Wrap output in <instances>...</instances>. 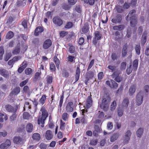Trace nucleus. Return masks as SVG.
<instances>
[{
	"mask_svg": "<svg viewBox=\"0 0 149 149\" xmlns=\"http://www.w3.org/2000/svg\"><path fill=\"white\" fill-rule=\"evenodd\" d=\"M143 98V93L140 91L137 95L136 97V102H142Z\"/></svg>",
	"mask_w": 149,
	"mask_h": 149,
	"instance_id": "9",
	"label": "nucleus"
},
{
	"mask_svg": "<svg viewBox=\"0 0 149 149\" xmlns=\"http://www.w3.org/2000/svg\"><path fill=\"white\" fill-rule=\"evenodd\" d=\"M20 52V48L18 47H17L13 51L12 53L14 55H17Z\"/></svg>",
	"mask_w": 149,
	"mask_h": 149,
	"instance_id": "51",
	"label": "nucleus"
},
{
	"mask_svg": "<svg viewBox=\"0 0 149 149\" xmlns=\"http://www.w3.org/2000/svg\"><path fill=\"white\" fill-rule=\"evenodd\" d=\"M127 44L124 45L123 47L122 51V56L125 57L127 53Z\"/></svg>",
	"mask_w": 149,
	"mask_h": 149,
	"instance_id": "16",
	"label": "nucleus"
},
{
	"mask_svg": "<svg viewBox=\"0 0 149 149\" xmlns=\"http://www.w3.org/2000/svg\"><path fill=\"white\" fill-rule=\"evenodd\" d=\"M80 74V70L79 67L78 66L76 70V74L75 75V81H77L78 80Z\"/></svg>",
	"mask_w": 149,
	"mask_h": 149,
	"instance_id": "19",
	"label": "nucleus"
},
{
	"mask_svg": "<svg viewBox=\"0 0 149 149\" xmlns=\"http://www.w3.org/2000/svg\"><path fill=\"white\" fill-rule=\"evenodd\" d=\"M22 139L19 136H16L14 138L13 142L14 143L18 144L22 141Z\"/></svg>",
	"mask_w": 149,
	"mask_h": 149,
	"instance_id": "29",
	"label": "nucleus"
},
{
	"mask_svg": "<svg viewBox=\"0 0 149 149\" xmlns=\"http://www.w3.org/2000/svg\"><path fill=\"white\" fill-rule=\"evenodd\" d=\"M33 139L36 140H39L40 138V134L37 133L33 134L32 136Z\"/></svg>",
	"mask_w": 149,
	"mask_h": 149,
	"instance_id": "27",
	"label": "nucleus"
},
{
	"mask_svg": "<svg viewBox=\"0 0 149 149\" xmlns=\"http://www.w3.org/2000/svg\"><path fill=\"white\" fill-rule=\"evenodd\" d=\"M146 40V35L143 33L141 37V43L142 45H143L145 44Z\"/></svg>",
	"mask_w": 149,
	"mask_h": 149,
	"instance_id": "34",
	"label": "nucleus"
},
{
	"mask_svg": "<svg viewBox=\"0 0 149 149\" xmlns=\"http://www.w3.org/2000/svg\"><path fill=\"white\" fill-rule=\"evenodd\" d=\"M12 56L11 54V53H7L6 55L4 58V60L7 61Z\"/></svg>",
	"mask_w": 149,
	"mask_h": 149,
	"instance_id": "50",
	"label": "nucleus"
},
{
	"mask_svg": "<svg viewBox=\"0 0 149 149\" xmlns=\"http://www.w3.org/2000/svg\"><path fill=\"white\" fill-rule=\"evenodd\" d=\"M52 44V42L51 40L47 39L44 42L43 44V47L44 49H47L50 47Z\"/></svg>",
	"mask_w": 149,
	"mask_h": 149,
	"instance_id": "6",
	"label": "nucleus"
},
{
	"mask_svg": "<svg viewBox=\"0 0 149 149\" xmlns=\"http://www.w3.org/2000/svg\"><path fill=\"white\" fill-rule=\"evenodd\" d=\"M47 82L48 84H51L52 81V77L51 76H48L47 77Z\"/></svg>",
	"mask_w": 149,
	"mask_h": 149,
	"instance_id": "53",
	"label": "nucleus"
},
{
	"mask_svg": "<svg viewBox=\"0 0 149 149\" xmlns=\"http://www.w3.org/2000/svg\"><path fill=\"white\" fill-rule=\"evenodd\" d=\"M100 129L99 127L97 125L95 126V130L93 131V134L94 136H97L98 135V134L100 133Z\"/></svg>",
	"mask_w": 149,
	"mask_h": 149,
	"instance_id": "18",
	"label": "nucleus"
},
{
	"mask_svg": "<svg viewBox=\"0 0 149 149\" xmlns=\"http://www.w3.org/2000/svg\"><path fill=\"white\" fill-rule=\"evenodd\" d=\"M116 103H111L110 107L111 110L112 111L114 110L116 107Z\"/></svg>",
	"mask_w": 149,
	"mask_h": 149,
	"instance_id": "60",
	"label": "nucleus"
},
{
	"mask_svg": "<svg viewBox=\"0 0 149 149\" xmlns=\"http://www.w3.org/2000/svg\"><path fill=\"white\" fill-rule=\"evenodd\" d=\"M122 20V17L121 15L120 14H118L114 18L112 19L111 21L113 23L117 24L120 23Z\"/></svg>",
	"mask_w": 149,
	"mask_h": 149,
	"instance_id": "8",
	"label": "nucleus"
},
{
	"mask_svg": "<svg viewBox=\"0 0 149 149\" xmlns=\"http://www.w3.org/2000/svg\"><path fill=\"white\" fill-rule=\"evenodd\" d=\"M111 84L110 86V88H112L116 89L118 86L117 83L113 80H111Z\"/></svg>",
	"mask_w": 149,
	"mask_h": 149,
	"instance_id": "26",
	"label": "nucleus"
},
{
	"mask_svg": "<svg viewBox=\"0 0 149 149\" xmlns=\"http://www.w3.org/2000/svg\"><path fill=\"white\" fill-rule=\"evenodd\" d=\"M94 59H92L90 62V63L88 66V68H87V71H88L92 67L93 65L94 64Z\"/></svg>",
	"mask_w": 149,
	"mask_h": 149,
	"instance_id": "54",
	"label": "nucleus"
},
{
	"mask_svg": "<svg viewBox=\"0 0 149 149\" xmlns=\"http://www.w3.org/2000/svg\"><path fill=\"white\" fill-rule=\"evenodd\" d=\"M11 145V142L9 140H7L6 142L2 143L0 145V148L1 149H6L8 148Z\"/></svg>",
	"mask_w": 149,
	"mask_h": 149,
	"instance_id": "10",
	"label": "nucleus"
},
{
	"mask_svg": "<svg viewBox=\"0 0 149 149\" xmlns=\"http://www.w3.org/2000/svg\"><path fill=\"white\" fill-rule=\"evenodd\" d=\"M40 74H41L38 72L36 73L33 79L34 81L36 82L40 79Z\"/></svg>",
	"mask_w": 149,
	"mask_h": 149,
	"instance_id": "24",
	"label": "nucleus"
},
{
	"mask_svg": "<svg viewBox=\"0 0 149 149\" xmlns=\"http://www.w3.org/2000/svg\"><path fill=\"white\" fill-rule=\"evenodd\" d=\"M119 134H114L110 138V141L113 142L115 141L118 138Z\"/></svg>",
	"mask_w": 149,
	"mask_h": 149,
	"instance_id": "30",
	"label": "nucleus"
},
{
	"mask_svg": "<svg viewBox=\"0 0 149 149\" xmlns=\"http://www.w3.org/2000/svg\"><path fill=\"white\" fill-rule=\"evenodd\" d=\"M50 68L52 71H55L56 68L54 64L52 62L50 63Z\"/></svg>",
	"mask_w": 149,
	"mask_h": 149,
	"instance_id": "52",
	"label": "nucleus"
},
{
	"mask_svg": "<svg viewBox=\"0 0 149 149\" xmlns=\"http://www.w3.org/2000/svg\"><path fill=\"white\" fill-rule=\"evenodd\" d=\"M111 101L110 97L109 96H107L103 99L102 102H109Z\"/></svg>",
	"mask_w": 149,
	"mask_h": 149,
	"instance_id": "42",
	"label": "nucleus"
},
{
	"mask_svg": "<svg viewBox=\"0 0 149 149\" xmlns=\"http://www.w3.org/2000/svg\"><path fill=\"white\" fill-rule=\"evenodd\" d=\"M144 91L146 93H148L149 91V86L148 85H146L144 87Z\"/></svg>",
	"mask_w": 149,
	"mask_h": 149,
	"instance_id": "62",
	"label": "nucleus"
},
{
	"mask_svg": "<svg viewBox=\"0 0 149 149\" xmlns=\"http://www.w3.org/2000/svg\"><path fill=\"white\" fill-rule=\"evenodd\" d=\"M73 103H68L67 104L66 109L68 112H71L73 110Z\"/></svg>",
	"mask_w": 149,
	"mask_h": 149,
	"instance_id": "15",
	"label": "nucleus"
},
{
	"mask_svg": "<svg viewBox=\"0 0 149 149\" xmlns=\"http://www.w3.org/2000/svg\"><path fill=\"white\" fill-rule=\"evenodd\" d=\"M40 149H46L47 146L44 143H42L40 145Z\"/></svg>",
	"mask_w": 149,
	"mask_h": 149,
	"instance_id": "61",
	"label": "nucleus"
},
{
	"mask_svg": "<svg viewBox=\"0 0 149 149\" xmlns=\"http://www.w3.org/2000/svg\"><path fill=\"white\" fill-rule=\"evenodd\" d=\"M17 117V115L14 113L10 116L9 117V120L12 122L16 120Z\"/></svg>",
	"mask_w": 149,
	"mask_h": 149,
	"instance_id": "36",
	"label": "nucleus"
},
{
	"mask_svg": "<svg viewBox=\"0 0 149 149\" xmlns=\"http://www.w3.org/2000/svg\"><path fill=\"white\" fill-rule=\"evenodd\" d=\"M126 67V63L125 62H123L120 65V70H125Z\"/></svg>",
	"mask_w": 149,
	"mask_h": 149,
	"instance_id": "39",
	"label": "nucleus"
},
{
	"mask_svg": "<svg viewBox=\"0 0 149 149\" xmlns=\"http://www.w3.org/2000/svg\"><path fill=\"white\" fill-rule=\"evenodd\" d=\"M145 54L147 56H149V46H147L146 47V49L145 50Z\"/></svg>",
	"mask_w": 149,
	"mask_h": 149,
	"instance_id": "64",
	"label": "nucleus"
},
{
	"mask_svg": "<svg viewBox=\"0 0 149 149\" xmlns=\"http://www.w3.org/2000/svg\"><path fill=\"white\" fill-rule=\"evenodd\" d=\"M120 73V70H117L113 72L111 75V77L113 78H114L115 81L118 82H120L122 79V77L119 76Z\"/></svg>",
	"mask_w": 149,
	"mask_h": 149,
	"instance_id": "3",
	"label": "nucleus"
},
{
	"mask_svg": "<svg viewBox=\"0 0 149 149\" xmlns=\"http://www.w3.org/2000/svg\"><path fill=\"white\" fill-rule=\"evenodd\" d=\"M136 11L134 9L130 10L126 17L127 21H130V25L131 27H134L137 23V18L135 15Z\"/></svg>",
	"mask_w": 149,
	"mask_h": 149,
	"instance_id": "1",
	"label": "nucleus"
},
{
	"mask_svg": "<svg viewBox=\"0 0 149 149\" xmlns=\"http://www.w3.org/2000/svg\"><path fill=\"white\" fill-rule=\"evenodd\" d=\"M143 129L141 128H139L137 131L136 134L137 137H140L143 134Z\"/></svg>",
	"mask_w": 149,
	"mask_h": 149,
	"instance_id": "32",
	"label": "nucleus"
},
{
	"mask_svg": "<svg viewBox=\"0 0 149 149\" xmlns=\"http://www.w3.org/2000/svg\"><path fill=\"white\" fill-rule=\"evenodd\" d=\"M27 64V62L24 61L21 64L22 66H21L24 69L26 67Z\"/></svg>",
	"mask_w": 149,
	"mask_h": 149,
	"instance_id": "63",
	"label": "nucleus"
},
{
	"mask_svg": "<svg viewBox=\"0 0 149 149\" xmlns=\"http://www.w3.org/2000/svg\"><path fill=\"white\" fill-rule=\"evenodd\" d=\"M43 31V29L41 27L38 26L35 30L34 34L35 36H37Z\"/></svg>",
	"mask_w": 149,
	"mask_h": 149,
	"instance_id": "13",
	"label": "nucleus"
},
{
	"mask_svg": "<svg viewBox=\"0 0 149 149\" xmlns=\"http://www.w3.org/2000/svg\"><path fill=\"white\" fill-rule=\"evenodd\" d=\"M53 60L54 61L55 63L57 68L59 69V65L60 64V60L56 56H55L54 57Z\"/></svg>",
	"mask_w": 149,
	"mask_h": 149,
	"instance_id": "21",
	"label": "nucleus"
},
{
	"mask_svg": "<svg viewBox=\"0 0 149 149\" xmlns=\"http://www.w3.org/2000/svg\"><path fill=\"white\" fill-rule=\"evenodd\" d=\"M136 90V86L134 85L132 86L129 90V94L130 96L132 95Z\"/></svg>",
	"mask_w": 149,
	"mask_h": 149,
	"instance_id": "25",
	"label": "nucleus"
},
{
	"mask_svg": "<svg viewBox=\"0 0 149 149\" xmlns=\"http://www.w3.org/2000/svg\"><path fill=\"white\" fill-rule=\"evenodd\" d=\"M33 125L31 123L28 124L26 126L27 131L28 132H31L33 131Z\"/></svg>",
	"mask_w": 149,
	"mask_h": 149,
	"instance_id": "23",
	"label": "nucleus"
},
{
	"mask_svg": "<svg viewBox=\"0 0 149 149\" xmlns=\"http://www.w3.org/2000/svg\"><path fill=\"white\" fill-rule=\"evenodd\" d=\"M40 111L42 114L41 116H39L38 117V124L39 125H41L42 127H44V124L45 123V121L48 117V114L45 107H42Z\"/></svg>",
	"mask_w": 149,
	"mask_h": 149,
	"instance_id": "2",
	"label": "nucleus"
},
{
	"mask_svg": "<svg viewBox=\"0 0 149 149\" xmlns=\"http://www.w3.org/2000/svg\"><path fill=\"white\" fill-rule=\"evenodd\" d=\"M60 129L61 130H64L65 129V123L62 122V120L60 121Z\"/></svg>",
	"mask_w": 149,
	"mask_h": 149,
	"instance_id": "46",
	"label": "nucleus"
},
{
	"mask_svg": "<svg viewBox=\"0 0 149 149\" xmlns=\"http://www.w3.org/2000/svg\"><path fill=\"white\" fill-rule=\"evenodd\" d=\"M18 106L17 105L15 107H13L9 104H7L5 106L6 110L10 112L15 113L18 108Z\"/></svg>",
	"mask_w": 149,
	"mask_h": 149,
	"instance_id": "4",
	"label": "nucleus"
},
{
	"mask_svg": "<svg viewBox=\"0 0 149 149\" xmlns=\"http://www.w3.org/2000/svg\"><path fill=\"white\" fill-rule=\"evenodd\" d=\"M62 118L63 120L65 121L68 119V116L67 113H65L63 114L62 116Z\"/></svg>",
	"mask_w": 149,
	"mask_h": 149,
	"instance_id": "56",
	"label": "nucleus"
},
{
	"mask_svg": "<svg viewBox=\"0 0 149 149\" xmlns=\"http://www.w3.org/2000/svg\"><path fill=\"white\" fill-rule=\"evenodd\" d=\"M14 36V33L12 31H9L6 34V38L8 39H10Z\"/></svg>",
	"mask_w": 149,
	"mask_h": 149,
	"instance_id": "38",
	"label": "nucleus"
},
{
	"mask_svg": "<svg viewBox=\"0 0 149 149\" xmlns=\"http://www.w3.org/2000/svg\"><path fill=\"white\" fill-rule=\"evenodd\" d=\"M73 24L72 22H69L66 24L65 27L66 28L69 29L71 28L73 26Z\"/></svg>",
	"mask_w": 149,
	"mask_h": 149,
	"instance_id": "57",
	"label": "nucleus"
},
{
	"mask_svg": "<svg viewBox=\"0 0 149 149\" xmlns=\"http://www.w3.org/2000/svg\"><path fill=\"white\" fill-rule=\"evenodd\" d=\"M62 74L63 77L66 78L68 77L69 76L68 72L65 69H63V70Z\"/></svg>",
	"mask_w": 149,
	"mask_h": 149,
	"instance_id": "49",
	"label": "nucleus"
},
{
	"mask_svg": "<svg viewBox=\"0 0 149 149\" xmlns=\"http://www.w3.org/2000/svg\"><path fill=\"white\" fill-rule=\"evenodd\" d=\"M13 20L14 19L12 17H9L6 22L7 25H8V26H11L12 25V23Z\"/></svg>",
	"mask_w": 149,
	"mask_h": 149,
	"instance_id": "35",
	"label": "nucleus"
},
{
	"mask_svg": "<svg viewBox=\"0 0 149 149\" xmlns=\"http://www.w3.org/2000/svg\"><path fill=\"white\" fill-rule=\"evenodd\" d=\"M94 75V73L91 71H90L86 74V78L87 79L92 78Z\"/></svg>",
	"mask_w": 149,
	"mask_h": 149,
	"instance_id": "31",
	"label": "nucleus"
},
{
	"mask_svg": "<svg viewBox=\"0 0 149 149\" xmlns=\"http://www.w3.org/2000/svg\"><path fill=\"white\" fill-rule=\"evenodd\" d=\"M123 108H124V107H122L121 109H120V108L119 107L118 109V114L119 117H121L123 114V110L122 109Z\"/></svg>",
	"mask_w": 149,
	"mask_h": 149,
	"instance_id": "44",
	"label": "nucleus"
},
{
	"mask_svg": "<svg viewBox=\"0 0 149 149\" xmlns=\"http://www.w3.org/2000/svg\"><path fill=\"white\" fill-rule=\"evenodd\" d=\"M26 0H20L17 2L18 5L19 6H24L26 4Z\"/></svg>",
	"mask_w": 149,
	"mask_h": 149,
	"instance_id": "41",
	"label": "nucleus"
},
{
	"mask_svg": "<svg viewBox=\"0 0 149 149\" xmlns=\"http://www.w3.org/2000/svg\"><path fill=\"white\" fill-rule=\"evenodd\" d=\"M30 115L27 112H24L23 115V118L24 119H28L29 118Z\"/></svg>",
	"mask_w": 149,
	"mask_h": 149,
	"instance_id": "48",
	"label": "nucleus"
},
{
	"mask_svg": "<svg viewBox=\"0 0 149 149\" xmlns=\"http://www.w3.org/2000/svg\"><path fill=\"white\" fill-rule=\"evenodd\" d=\"M134 48L136 54L138 55H139L141 53V47L140 45H136Z\"/></svg>",
	"mask_w": 149,
	"mask_h": 149,
	"instance_id": "28",
	"label": "nucleus"
},
{
	"mask_svg": "<svg viewBox=\"0 0 149 149\" xmlns=\"http://www.w3.org/2000/svg\"><path fill=\"white\" fill-rule=\"evenodd\" d=\"M20 88L18 87H16L14 88L10 94V96L12 98L15 97L20 92Z\"/></svg>",
	"mask_w": 149,
	"mask_h": 149,
	"instance_id": "7",
	"label": "nucleus"
},
{
	"mask_svg": "<svg viewBox=\"0 0 149 149\" xmlns=\"http://www.w3.org/2000/svg\"><path fill=\"white\" fill-rule=\"evenodd\" d=\"M25 74L27 75H30L31 74L32 72V70L30 68H26L25 70Z\"/></svg>",
	"mask_w": 149,
	"mask_h": 149,
	"instance_id": "47",
	"label": "nucleus"
},
{
	"mask_svg": "<svg viewBox=\"0 0 149 149\" xmlns=\"http://www.w3.org/2000/svg\"><path fill=\"white\" fill-rule=\"evenodd\" d=\"M124 26L123 25H120L119 26H114L113 27V29L114 30L121 31L124 28Z\"/></svg>",
	"mask_w": 149,
	"mask_h": 149,
	"instance_id": "22",
	"label": "nucleus"
},
{
	"mask_svg": "<svg viewBox=\"0 0 149 149\" xmlns=\"http://www.w3.org/2000/svg\"><path fill=\"white\" fill-rule=\"evenodd\" d=\"M138 64V60L137 59L135 60L133 62V70L135 71L137 69Z\"/></svg>",
	"mask_w": 149,
	"mask_h": 149,
	"instance_id": "20",
	"label": "nucleus"
},
{
	"mask_svg": "<svg viewBox=\"0 0 149 149\" xmlns=\"http://www.w3.org/2000/svg\"><path fill=\"white\" fill-rule=\"evenodd\" d=\"M4 53V50L3 47L1 46L0 47V60H2L3 59V55Z\"/></svg>",
	"mask_w": 149,
	"mask_h": 149,
	"instance_id": "40",
	"label": "nucleus"
},
{
	"mask_svg": "<svg viewBox=\"0 0 149 149\" xmlns=\"http://www.w3.org/2000/svg\"><path fill=\"white\" fill-rule=\"evenodd\" d=\"M102 36V34H100L98 31H96L95 32V38L97 40H100Z\"/></svg>",
	"mask_w": 149,
	"mask_h": 149,
	"instance_id": "33",
	"label": "nucleus"
},
{
	"mask_svg": "<svg viewBox=\"0 0 149 149\" xmlns=\"http://www.w3.org/2000/svg\"><path fill=\"white\" fill-rule=\"evenodd\" d=\"M85 3H88L90 5H93L95 3L94 0H84Z\"/></svg>",
	"mask_w": 149,
	"mask_h": 149,
	"instance_id": "45",
	"label": "nucleus"
},
{
	"mask_svg": "<svg viewBox=\"0 0 149 149\" xmlns=\"http://www.w3.org/2000/svg\"><path fill=\"white\" fill-rule=\"evenodd\" d=\"M116 10L117 12L119 13H122L123 11L122 7L119 6H118L116 7Z\"/></svg>",
	"mask_w": 149,
	"mask_h": 149,
	"instance_id": "58",
	"label": "nucleus"
},
{
	"mask_svg": "<svg viewBox=\"0 0 149 149\" xmlns=\"http://www.w3.org/2000/svg\"><path fill=\"white\" fill-rule=\"evenodd\" d=\"M75 47L73 46H70L69 49V52L71 53H74L75 51Z\"/></svg>",
	"mask_w": 149,
	"mask_h": 149,
	"instance_id": "59",
	"label": "nucleus"
},
{
	"mask_svg": "<svg viewBox=\"0 0 149 149\" xmlns=\"http://www.w3.org/2000/svg\"><path fill=\"white\" fill-rule=\"evenodd\" d=\"M45 136L46 139L48 140L51 139L53 137L52 132L50 130H48L46 132Z\"/></svg>",
	"mask_w": 149,
	"mask_h": 149,
	"instance_id": "12",
	"label": "nucleus"
},
{
	"mask_svg": "<svg viewBox=\"0 0 149 149\" xmlns=\"http://www.w3.org/2000/svg\"><path fill=\"white\" fill-rule=\"evenodd\" d=\"M111 58L112 59L113 61L116 60L117 58V56L116 54V53H113L111 55Z\"/></svg>",
	"mask_w": 149,
	"mask_h": 149,
	"instance_id": "55",
	"label": "nucleus"
},
{
	"mask_svg": "<svg viewBox=\"0 0 149 149\" xmlns=\"http://www.w3.org/2000/svg\"><path fill=\"white\" fill-rule=\"evenodd\" d=\"M52 21L56 25L59 26L61 25L63 23L62 20L58 17H54L52 19Z\"/></svg>",
	"mask_w": 149,
	"mask_h": 149,
	"instance_id": "5",
	"label": "nucleus"
},
{
	"mask_svg": "<svg viewBox=\"0 0 149 149\" xmlns=\"http://www.w3.org/2000/svg\"><path fill=\"white\" fill-rule=\"evenodd\" d=\"M118 66L114 65H108L107 68L109 70V71L111 72H115L117 70H119L117 68Z\"/></svg>",
	"mask_w": 149,
	"mask_h": 149,
	"instance_id": "14",
	"label": "nucleus"
},
{
	"mask_svg": "<svg viewBox=\"0 0 149 149\" xmlns=\"http://www.w3.org/2000/svg\"><path fill=\"white\" fill-rule=\"evenodd\" d=\"M88 30L89 28L88 26L87 25L85 24L82 28V32L84 33H87Z\"/></svg>",
	"mask_w": 149,
	"mask_h": 149,
	"instance_id": "37",
	"label": "nucleus"
},
{
	"mask_svg": "<svg viewBox=\"0 0 149 149\" xmlns=\"http://www.w3.org/2000/svg\"><path fill=\"white\" fill-rule=\"evenodd\" d=\"M0 74L5 78H7L9 77L8 72L3 68L0 69Z\"/></svg>",
	"mask_w": 149,
	"mask_h": 149,
	"instance_id": "11",
	"label": "nucleus"
},
{
	"mask_svg": "<svg viewBox=\"0 0 149 149\" xmlns=\"http://www.w3.org/2000/svg\"><path fill=\"white\" fill-rule=\"evenodd\" d=\"M109 105L108 103H101L100 105V107L104 110L106 111L108 109Z\"/></svg>",
	"mask_w": 149,
	"mask_h": 149,
	"instance_id": "17",
	"label": "nucleus"
},
{
	"mask_svg": "<svg viewBox=\"0 0 149 149\" xmlns=\"http://www.w3.org/2000/svg\"><path fill=\"white\" fill-rule=\"evenodd\" d=\"M133 68L132 67V65H130L129 67H127L126 70V72L127 74H130L132 72Z\"/></svg>",
	"mask_w": 149,
	"mask_h": 149,
	"instance_id": "43",
	"label": "nucleus"
}]
</instances>
